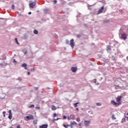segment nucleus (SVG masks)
<instances>
[{
  "mask_svg": "<svg viewBox=\"0 0 128 128\" xmlns=\"http://www.w3.org/2000/svg\"><path fill=\"white\" fill-rule=\"evenodd\" d=\"M122 96H118L116 98V100L117 102H115L114 101H112V104H114V106H120V104H122V102H120V100H122Z\"/></svg>",
  "mask_w": 128,
  "mask_h": 128,
  "instance_id": "obj_1",
  "label": "nucleus"
},
{
  "mask_svg": "<svg viewBox=\"0 0 128 128\" xmlns=\"http://www.w3.org/2000/svg\"><path fill=\"white\" fill-rule=\"evenodd\" d=\"M25 120H34V116L32 114H29L28 116H26L24 118Z\"/></svg>",
  "mask_w": 128,
  "mask_h": 128,
  "instance_id": "obj_2",
  "label": "nucleus"
},
{
  "mask_svg": "<svg viewBox=\"0 0 128 128\" xmlns=\"http://www.w3.org/2000/svg\"><path fill=\"white\" fill-rule=\"evenodd\" d=\"M74 39H72L70 40V46H71V48H74Z\"/></svg>",
  "mask_w": 128,
  "mask_h": 128,
  "instance_id": "obj_3",
  "label": "nucleus"
},
{
  "mask_svg": "<svg viewBox=\"0 0 128 128\" xmlns=\"http://www.w3.org/2000/svg\"><path fill=\"white\" fill-rule=\"evenodd\" d=\"M84 126H88L90 124V120H84Z\"/></svg>",
  "mask_w": 128,
  "mask_h": 128,
  "instance_id": "obj_4",
  "label": "nucleus"
},
{
  "mask_svg": "<svg viewBox=\"0 0 128 128\" xmlns=\"http://www.w3.org/2000/svg\"><path fill=\"white\" fill-rule=\"evenodd\" d=\"M77 124H78L76 123V122L74 121L73 122H70V126L71 128H74V126H76Z\"/></svg>",
  "mask_w": 128,
  "mask_h": 128,
  "instance_id": "obj_5",
  "label": "nucleus"
},
{
  "mask_svg": "<svg viewBox=\"0 0 128 128\" xmlns=\"http://www.w3.org/2000/svg\"><path fill=\"white\" fill-rule=\"evenodd\" d=\"M48 125L46 124H44L40 126L38 128H48Z\"/></svg>",
  "mask_w": 128,
  "mask_h": 128,
  "instance_id": "obj_6",
  "label": "nucleus"
},
{
  "mask_svg": "<svg viewBox=\"0 0 128 128\" xmlns=\"http://www.w3.org/2000/svg\"><path fill=\"white\" fill-rule=\"evenodd\" d=\"M36 6V2H32L30 4V7L34 8Z\"/></svg>",
  "mask_w": 128,
  "mask_h": 128,
  "instance_id": "obj_7",
  "label": "nucleus"
},
{
  "mask_svg": "<svg viewBox=\"0 0 128 128\" xmlns=\"http://www.w3.org/2000/svg\"><path fill=\"white\" fill-rule=\"evenodd\" d=\"M76 70H78V68L76 67H72L71 68V70L72 72H76Z\"/></svg>",
  "mask_w": 128,
  "mask_h": 128,
  "instance_id": "obj_8",
  "label": "nucleus"
},
{
  "mask_svg": "<svg viewBox=\"0 0 128 128\" xmlns=\"http://www.w3.org/2000/svg\"><path fill=\"white\" fill-rule=\"evenodd\" d=\"M122 40H126V34H122Z\"/></svg>",
  "mask_w": 128,
  "mask_h": 128,
  "instance_id": "obj_9",
  "label": "nucleus"
},
{
  "mask_svg": "<svg viewBox=\"0 0 128 128\" xmlns=\"http://www.w3.org/2000/svg\"><path fill=\"white\" fill-rule=\"evenodd\" d=\"M104 6H102L98 10V14H102V10H104Z\"/></svg>",
  "mask_w": 128,
  "mask_h": 128,
  "instance_id": "obj_10",
  "label": "nucleus"
},
{
  "mask_svg": "<svg viewBox=\"0 0 128 128\" xmlns=\"http://www.w3.org/2000/svg\"><path fill=\"white\" fill-rule=\"evenodd\" d=\"M12 112H10V114H9V116H8V118H9V120H12Z\"/></svg>",
  "mask_w": 128,
  "mask_h": 128,
  "instance_id": "obj_11",
  "label": "nucleus"
},
{
  "mask_svg": "<svg viewBox=\"0 0 128 128\" xmlns=\"http://www.w3.org/2000/svg\"><path fill=\"white\" fill-rule=\"evenodd\" d=\"M52 110H56V106H54V105H52Z\"/></svg>",
  "mask_w": 128,
  "mask_h": 128,
  "instance_id": "obj_12",
  "label": "nucleus"
},
{
  "mask_svg": "<svg viewBox=\"0 0 128 128\" xmlns=\"http://www.w3.org/2000/svg\"><path fill=\"white\" fill-rule=\"evenodd\" d=\"M114 87L116 90H118L119 88H120V85H116Z\"/></svg>",
  "mask_w": 128,
  "mask_h": 128,
  "instance_id": "obj_13",
  "label": "nucleus"
},
{
  "mask_svg": "<svg viewBox=\"0 0 128 128\" xmlns=\"http://www.w3.org/2000/svg\"><path fill=\"white\" fill-rule=\"evenodd\" d=\"M34 108V104H31L30 106H28L29 108Z\"/></svg>",
  "mask_w": 128,
  "mask_h": 128,
  "instance_id": "obj_14",
  "label": "nucleus"
},
{
  "mask_svg": "<svg viewBox=\"0 0 128 128\" xmlns=\"http://www.w3.org/2000/svg\"><path fill=\"white\" fill-rule=\"evenodd\" d=\"M79 104L80 103L78 102L74 104V108H76V106H78V104Z\"/></svg>",
  "mask_w": 128,
  "mask_h": 128,
  "instance_id": "obj_15",
  "label": "nucleus"
},
{
  "mask_svg": "<svg viewBox=\"0 0 128 128\" xmlns=\"http://www.w3.org/2000/svg\"><path fill=\"white\" fill-rule=\"evenodd\" d=\"M34 33L35 34H38V32L36 30H34Z\"/></svg>",
  "mask_w": 128,
  "mask_h": 128,
  "instance_id": "obj_16",
  "label": "nucleus"
},
{
  "mask_svg": "<svg viewBox=\"0 0 128 128\" xmlns=\"http://www.w3.org/2000/svg\"><path fill=\"white\" fill-rule=\"evenodd\" d=\"M63 126H64V128H68V126H70V125H68V124L66 125L65 124H64Z\"/></svg>",
  "mask_w": 128,
  "mask_h": 128,
  "instance_id": "obj_17",
  "label": "nucleus"
},
{
  "mask_svg": "<svg viewBox=\"0 0 128 128\" xmlns=\"http://www.w3.org/2000/svg\"><path fill=\"white\" fill-rule=\"evenodd\" d=\"M110 46H107V52H110Z\"/></svg>",
  "mask_w": 128,
  "mask_h": 128,
  "instance_id": "obj_18",
  "label": "nucleus"
},
{
  "mask_svg": "<svg viewBox=\"0 0 128 128\" xmlns=\"http://www.w3.org/2000/svg\"><path fill=\"white\" fill-rule=\"evenodd\" d=\"M33 124H38V120H34L33 122Z\"/></svg>",
  "mask_w": 128,
  "mask_h": 128,
  "instance_id": "obj_19",
  "label": "nucleus"
},
{
  "mask_svg": "<svg viewBox=\"0 0 128 128\" xmlns=\"http://www.w3.org/2000/svg\"><path fill=\"white\" fill-rule=\"evenodd\" d=\"M26 63H24L22 64V66H23V68H26Z\"/></svg>",
  "mask_w": 128,
  "mask_h": 128,
  "instance_id": "obj_20",
  "label": "nucleus"
},
{
  "mask_svg": "<svg viewBox=\"0 0 128 128\" xmlns=\"http://www.w3.org/2000/svg\"><path fill=\"white\" fill-rule=\"evenodd\" d=\"M69 42H70V41H68V40H66V44H68Z\"/></svg>",
  "mask_w": 128,
  "mask_h": 128,
  "instance_id": "obj_21",
  "label": "nucleus"
},
{
  "mask_svg": "<svg viewBox=\"0 0 128 128\" xmlns=\"http://www.w3.org/2000/svg\"><path fill=\"white\" fill-rule=\"evenodd\" d=\"M15 41H16V44H18V38H15Z\"/></svg>",
  "mask_w": 128,
  "mask_h": 128,
  "instance_id": "obj_22",
  "label": "nucleus"
},
{
  "mask_svg": "<svg viewBox=\"0 0 128 128\" xmlns=\"http://www.w3.org/2000/svg\"><path fill=\"white\" fill-rule=\"evenodd\" d=\"M76 122H80V118H77L76 119Z\"/></svg>",
  "mask_w": 128,
  "mask_h": 128,
  "instance_id": "obj_23",
  "label": "nucleus"
},
{
  "mask_svg": "<svg viewBox=\"0 0 128 128\" xmlns=\"http://www.w3.org/2000/svg\"><path fill=\"white\" fill-rule=\"evenodd\" d=\"M96 106H102V104H100V102H98V103H96Z\"/></svg>",
  "mask_w": 128,
  "mask_h": 128,
  "instance_id": "obj_24",
  "label": "nucleus"
},
{
  "mask_svg": "<svg viewBox=\"0 0 128 128\" xmlns=\"http://www.w3.org/2000/svg\"><path fill=\"white\" fill-rule=\"evenodd\" d=\"M76 36L77 38H81L82 36H80V34H77Z\"/></svg>",
  "mask_w": 128,
  "mask_h": 128,
  "instance_id": "obj_25",
  "label": "nucleus"
},
{
  "mask_svg": "<svg viewBox=\"0 0 128 128\" xmlns=\"http://www.w3.org/2000/svg\"><path fill=\"white\" fill-rule=\"evenodd\" d=\"M56 114L54 113L53 114L52 118H56Z\"/></svg>",
  "mask_w": 128,
  "mask_h": 128,
  "instance_id": "obj_26",
  "label": "nucleus"
},
{
  "mask_svg": "<svg viewBox=\"0 0 128 128\" xmlns=\"http://www.w3.org/2000/svg\"><path fill=\"white\" fill-rule=\"evenodd\" d=\"M126 122V118H122V122Z\"/></svg>",
  "mask_w": 128,
  "mask_h": 128,
  "instance_id": "obj_27",
  "label": "nucleus"
},
{
  "mask_svg": "<svg viewBox=\"0 0 128 128\" xmlns=\"http://www.w3.org/2000/svg\"><path fill=\"white\" fill-rule=\"evenodd\" d=\"M56 2H58V1L56 0H54V4H56Z\"/></svg>",
  "mask_w": 128,
  "mask_h": 128,
  "instance_id": "obj_28",
  "label": "nucleus"
},
{
  "mask_svg": "<svg viewBox=\"0 0 128 128\" xmlns=\"http://www.w3.org/2000/svg\"><path fill=\"white\" fill-rule=\"evenodd\" d=\"M16 128H20V124H18L16 126Z\"/></svg>",
  "mask_w": 128,
  "mask_h": 128,
  "instance_id": "obj_29",
  "label": "nucleus"
},
{
  "mask_svg": "<svg viewBox=\"0 0 128 128\" xmlns=\"http://www.w3.org/2000/svg\"><path fill=\"white\" fill-rule=\"evenodd\" d=\"M36 108L37 110H40V106H36Z\"/></svg>",
  "mask_w": 128,
  "mask_h": 128,
  "instance_id": "obj_30",
  "label": "nucleus"
},
{
  "mask_svg": "<svg viewBox=\"0 0 128 128\" xmlns=\"http://www.w3.org/2000/svg\"><path fill=\"white\" fill-rule=\"evenodd\" d=\"M12 10H14V5H12Z\"/></svg>",
  "mask_w": 128,
  "mask_h": 128,
  "instance_id": "obj_31",
  "label": "nucleus"
},
{
  "mask_svg": "<svg viewBox=\"0 0 128 128\" xmlns=\"http://www.w3.org/2000/svg\"><path fill=\"white\" fill-rule=\"evenodd\" d=\"M63 118H64V120H66V116H63Z\"/></svg>",
  "mask_w": 128,
  "mask_h": 128,
  "instance_id": "obj_32",
  "label": "nucleus"
},
{
  "mask_svg": "<svg viewBox=\"0 0 128 128\" xmlns=\"http://www.w3.org/2000/svg\"><path fill=\"white\" fill-rule=\"evenodd\" d=\"M78 126H82V123H79V124H78Z\"/></svg>",
  "mask_w": 128,
  "mask_h": 128,
  "instance_id": "obj_33",
  "label": "nucleus"
},
{
  "mask_svg": "<svg viewBox=\"0 0 128 128\" xmlns=\"http://www.w3.org/2000/svg\"><path fill=\"white\" fill-rule=\"evenodd\" d=\"M13 62H14V63L16 62V60L15 59H14V60H13Z\"/></svg>",
  "mask_w": 128,
  "mask_h": 128,
  "instance_id": "obj_34",
  "label": "nucleus"
},
{
  "mask_svg": "<svg viewBox=\"0 0 128 128\" xmlns=\"http://www.w3.org/2000/svg\"><path fill=\"white\" fill-rule=\"evenodd\" d=\"M104 22H108V20H106L104 21Z\"/></svg>",
  "mask_w": 128,
  "mask_h": 128,
  "instance_id": "obj_35",
  "label": "nucleus"
},
{
  "mask_svg": "<svg viewBox=\"0 0 128 128\" xmlns=\"http://www.w3.org/2000/svg\"><path fill=\"white\" fill-rule=\"evenodd\" d=\"M60 120V118H58L56 120Z\"/></svg>",
  "mask_w": 128,
  "mask_h": 128,
  "instance_id": "obj_36",
  "label": "nucleus"
},
{
  "mask_svg": "<svg viewBox=\"0 0 128 128\" xmlns=\"http://www.w3.org/2000/svg\"><path fill=\"white\" fill-rule=\"evenodd\" d=\"M2 114H6V112H4V111L3 112H2Z\"/></svg>",
  "mask_w": 128,
  "mask_h": 128,
  "instance_id": "obj_37",
  "label": "nucleus"
},
{
  "mask_svg": "<svg viewBox=\"0 0 128 128\" xmlns=\"http://www.w3.org/2000/svg\"><path fill=\"white\" fill-rule=\"evenodd\" d=\"M28 14H32V12H28Z\"/></svg>",
  "mask_w": 128,
  "mask_h": 128,
  "instance_id": "obj_38",
  "label": "nucleus"
},
{
  "mask_svg": "<svg viewBox=\"0 0 128 128\" xmlns=\"http://www.w3.org/2000/svg\"><path fill=\"white\" fill-rule=\"evenodd\" d=\"M8 112H9V114H10V112H12V110H9Z\"/></svg>",
  "mask_w": 128,
  "mask_h": 128,
  "instance_id": "obj_39",
  "label": "nucleus"
},
{
  "mask_svg": "<svg viewBox=\"0 0 128 128\" xmlns=\"http://www.w3.org/2000/svg\"><path fill=\"white\" fill-rule=\"evenodd\" d=\"M4 118H6V114H4Z\"/></svg>",
  "mask_w": 128,
  "mask_h": 128,
  "instance_id": "obj_40",
  "label": "nucleus"
},
{
  "mask_svg": "<svg viewBox=\"0 0 128 128\" xmlns=\"http://www.w3.org/2000/svg\"><path fill=\"white\" fill-rule=\"evenodd\" d=\"M76 110H78V108H76Z\"/></svg>",
  "mask_w": 128,
  "mask_h": 128,
  "instance_id": "obj_41",
  "label": "nucleus"
},
{
  "mask_svg": "<svg viewBox=\"0 0 128 128\" xmlns=\"http://www.w3.org/2000/svg\"><path fill=\"white\" fill-rule=\"evenodd\" d=\"M38 88H36V90H38Z\"/></svg>",
  "mask_w": 128,
  "mask_h": 128,
  "instance_id": "obj_42",
  "label": "nucleus"
},
{
  "mask_svg": "<svg viewBox=\"0 0 128 128\" xmlns=\"http://www.w3.org/2000/svg\"><path fill=\"white\" fill-rule=\"evenodd\" d=\"M25 70H27V68H26V67H25Z\"/></svg>",
  "mask_w": 128,
  "mask_h": 128,
  "instance_id": "obj_43",
  "label": "nucleus"
},
{
  "mask_svg": "<svg viewBox=\"0 0 128 128\" xmlns=\"http://www.w3.org/2000/svg\"><path fill=\"white\" fill-rule=\"evenodd\" d=\"M28 74L30 75V72H28Z\"/></svg>",
  "mask_w": 128,
  "mask_h": 128,
  "instance_id": "obj_44",
  "label": "nucleus"
},
{
  "mask_svg": "<svg viewBox=\"0 0 128 128\" xmlns=\"http://www.w3.org/2000/svg\"><path fill=\"white\" fill-rule=\"evenodd\" d=\"M111 104H112V100L111 101Z\"/></svg>",
  "mask_w": 128,
  "mask_h": 128,
  "instance_id": "obj_45",
  "label": "nucleus"
},
{
  "mask_svg": "<svg viewBox=\"0 0 128 128\" xmlns=\"http://www.w3.org/2000/svg\"><path fill=\"white\" fill-rule=\"evenodd\" d=\"M26 54V52H24V54Z\"/></svg>",
  "mask_w": 128,
  "mask_h": 128,
  "instance_id": "obj_46",
  "label": "nucleus"
},
{
  "mask_svg": "<svg viewBox=\"0 0 128 128\" xmlns=\"http://www.w3.org/2000/svg\"><path fill=\"white\" fill-rule=\"evenodd\" d=\"M126 116H128V112L126 114Z\"/></svg>",
  "mask_w": 128,
  "mask_h": 128,
  "instance_id": "obj_47",
  "label": "nucleus"
},
{
  "mask_svg": "<svg viewBox=\"0 0 128 128\" xmlns=\"http://www.w3.org/2000/svg\"><path fill=\"white\" fill-rule=\"evenodd\" d=\"M127 118H128V117Z\"/></svg>",
  "mask_w": 128,
  "mask_h": 128,
  "instance_id": "obj_48",
  "label": "nucleus"
}]
</instances>
